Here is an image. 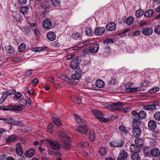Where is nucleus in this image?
<instances>
[{
	"mask_svg": "<svg viewBox=\"0 0 160 160\" xmlns=\"http://www.w3.org/2000/svg\"><path fill=\"white\" fill-rule=\"evenodd\" d=\"M124 144V143L122 141H121L120 142H110L109 143V145L111 147L115 148H121Z\"/></svg>",
	"mask_w": 160,
	"mask_h": 160,
	"instance_id": "obj_6",
	"label": "nucleus"
},
{
	"mask_svg": "<svg viewBox=\"0 0 160 160\" xmlns=\"http://www.w3.org/2000/svg\"><path fill=\"white\" fill-rule=\"evenodd\" d=\"M92 112L94 115L97 117L98 119V118H100L101 117L103 116V113L97 110H92Z\"/></svg>",
	"mask_w": 160,
	"mask_h": 160,
	"instance_id": "obj_26",
	"label": "nucleus"
},
{
	"mask_svg": "<svg viewBox=\"0 0 160 160\" xmlns=\"http://www.w3.org/2000/svg\"><path fill=\"white\" fill-rule=\"evenodd\" d=\"M140 33L139 31H137L135 32H131V34L134 37H137L138 36Z\"/></svg>",
	"mask_w": 160,
	"mask_h": 160,
	"instance_id": "obj_61",
	"label": "nucleus"
},
{
	"mask_svg": "<svg viewBox=\"0 0 160 160\" xmlns=\"http://www.w3.org/2000/svg\"><path fill=\"white\" fill-rule=\"evenodd\" d=\"M79 34L78 33H73L72 35V38L75 39H77L79 37Z\"/></svg>",
	"mask_w": 160,
	"mask_h": 160,
	"instance_id": "obj_62",
	"label": "nucleus"
},
{
	"mask_svg": "<svg viewBox=\"0 0 160 160\" xmlns=\"http://www.w3.org/2000/svg\"><path fill=\"white\" fill-rule=\"evenodd\" d=\"M4 123L8 124H14V120L12 118H9L7 119L5 118Z\"/></svg>",
	"mask_w": 160,
	"mask_h": 160,
	"instance_id": "obj_40",
	"label": "nucleus"
},
{
	"mask_svg": "<svg viewBox=\"0 0 160 160\" xmlns=\"http://www.w3.org/2000/svg\"><path fill=\"white\" fill-rule=\"evenodd\" d=\"M154 13V11L152 9H149L146 11L144 13V16L148 18L152 16Z\"/></svg>",
	"mask_w": 160,
	"mask_h": 160,
	"instance_id": "obj_24",
	"label": "nucleus"
},
{
	"mask_svg": "<svg viewBox=\"0 0 160 160\" xmlns=\"http://www.w3.org/2000/svg\"><path fill=\"white\" fill-rule=\"evenodd\" d=\"M151 150L148 147L144 148L143 151L144 155L146 156L150 157Z\"/></svg>",
	"mask_w": 160,
	"mask_h": 160,
	"instance_id": "obj_37",
	"label": "nucleus"
},
{
	"mask_svg": "<svg viewBox=\"0 0 160 160\" xmlns=\"http://www.w3.org/2000/svg\"><path fill=\"white\" fill-rule=\"evenodd\" d=\"M27 100L24 98H22L20 100L19 103L22 106H25L27 105Z\"/></svg>",
	"mask_w": 160,
	"mask_h": 160,
	"instance_id": "obj_50",
	"label": "nucleus"
},
{
	"mask_svg": "<svg viewBox=\"0 0 160 160\" xmlns=\"http://www.w3.org/2000/svg\"><path fill=\"white\" fill-rule=\"evenodd\" d=\"M47 141L50 144L51 147L54 149L58 150L60 147V144L57 142H53L49 139H47Z\"/></svg>",
	"mask_w": 160,
	"mask_h": 160,
	"instance_id": "obj_5",
	"label": "nucleus"
},
{
	"mask_svg": "<svg viewBox=\"0 0 160 160\" xmlns=\"http://www.w3.org/2000/svg\"><path fill=\"white\" fill-rule=\"evenodd\" d=\"M88 129V125L87 124H85L84 125H79V127L76 128L75 130L77 132L82 134L86 135L87 134Z\"/></svg>",
	"mask_w": 160,
	"mask_h": 160,
	"instance_id": "obj_3",
	"label": "nucleus"
},
{
	"mask_svg": "<svg viewBox=\"0 0 160 160\" xmlns=\"http://www.w3.org/2000/svg\"><path fill=\"white\" fill-rule=\"evenodd\" d=\"M80 48V47L79 46H75L72 49V48H68L66 49H64V51L68 52L69 51L72 50H78Z\"/></svg>",
	"mask_w": 160,
	"mask_h": 160,
	"instance_id": "obj_55",
	"label": "nucleus"
},
{
	"mask_svg": "<svg viewBox=\"0 0 160 160\" xmlns=\"http://www.w3.org/2000/svg\"><path fill=\"white\" fill-rule=\"evenodd\" d=\"M98 153L101 156H104L107 152V151L106 148H102L98 151Z\"/></svg>",
	"mask_w": 160,
	"mask_h": 160,
	"instance_id": "obj_36",
	"label": "nucleus"
},
{
	"mask_svg": "<svg viewBox=\"0 0 160 160\" xmlns=\"http://www.w3.org/2000/svg\"><path fill=\"white\" fill-rule=\"evenodd\" d=\"M47 48V47H37L34 48V51L35 52L41 51L46 49Z\"/></svg>",
	"mask_w": 160,
	"mask_h": 160,
	"instance_id": "obj_48",
	"label": "nucleus"
},
{
	"mask_svg": "<svg viewBox=\"0 0 160 160\" xmlns=\"http://www.w3.org/2000/svg\"><path fill=\"white\" fill-rule=\"evenodd\" d=\"M132 133L134 136L139 137L141 134V130L139 127L133 128Z\"/></svg>",
	"mask_w": 160,
	"mask_h": 160,
	"instance_id": "obj_13",
	"label": "nucleus"
},
{
	"mask_svg": "<svg viewBox=\"0 0 160 160\" xmlns=\"http://www.w3.org/2000/svg\"><path fill=\"white\" fill-rule=\"evenodd\" d=\"M153 31L152 29L150 27H148L143 28L142 29V33L146 36H149L152 34Z\"/></svg>",
	"mask_w": 160,
	"mask_h": 160,
	"instance_id": "obj_8",
	"label": "nucleus"
},
{
	"mask_svg": "<svg viewBox=\"0 0 160 160\" xmlns=\"http://www.w3.org/2000/svg\"><path fill=\"white\" fill-rule=\"evenodd\" d=\"M80 77V73H74L71 76L73 80H79Z\"/></svg>",
	"mask_w": 160,
	"mask_h": 160,
	"instance_id": "obj_42",
	"label": "nucleus"
},
{
	"mask_svg": "<svg viewBox=\"0 0 160 160\" xmlns=\"http://www.w3.org/2000/svg\"><path fill=\"white\" fill-rule=\"evenodd\" d=\"M129 148L131 152L133 153H138L140 151L139 147L134 145H131Z\"/></svg>",
	"mask_w": 160,
	"mask_h": 160,
	"instance_id": "obj_20",
	"label": "nucleus"
},
{
	"mask_svg": "<svg viewBox=\"0 0 160 160\" xmlns=\"http://www.w3.org/2000/svg\"><path fill=\"white\" fill-rule=\"evenodd\" d=\"M6 48L7 52L10 54H12L14 52V49L12 46H8Z\"/></svg>",
	"mask_w": 160,
	"mask_h": 160,
	"instance_id": "obj_38",
	"label": "nucleus"
},
{
	"mask_svg": "<svg viewBox=\"0 0 160 160\" xmlns=\"http://www.w3.org/2000/svg\"><path fill=\"white\" fill-rule=\"evenodd\" d=\"M26 45L24 43H22L18 47V51L20 52H22L25 49Z\"/></svg>",
	"mask_w": 160,
	"mask_h": 160,
	"instance_id": "obj_46",
	"label": "nucleus"
},
{
	"mask_svg": "<svg viewBox=\"0 0 160 160\" xmlns=\"http://www.w3.org/2000/svg\"><path fill=\"white\" fill-rule=\"evenodd\" d=\"M148 126L151 130H155L157 127L156 122L153 120L150 121L148 122Z\"/></svg>",
	"mask_w": 160,
	"mask_h": 160,
	"instance_id": "obj_15",
	"label": "nucleus"
},
{
	"mask_svg": "<svg viewBox=\"0 0 160 160\" xmlns=\"http://www.w3.org/2000/svg\"><path fill=\"white\" fill-rule=\"evenodd\" d=\"M119 129L123 134H126L128 132V130L122 126H120L119 127Z\"/></svg>",
	"mask_w": 160,
	"mask_h": 160,
	"instance_id": "obj_51",
	"label": "nucleus"
},
{
	"mask_svg": "<svg viewBox=\"0 0 160 160\" xmlns=\"http://www.w3.org/2000/svg\"><path fill=\"white\" fill-rule=\"evenodd\" d=\"M135 142L136 145V146L138 147L139 148L140 147L142 146L143 144L142 140L139 138H136L135 140Z\"/></svg>",
	"mask_w": 160,
	"mask_h": 160,
	"instance_id": "obj_29",
	"label": "nucleus"
},
{
	"mask_svg": "<svg viewBox=\"0 0 160 160\" xmlns=\"http://www.w3.org/2000/svg\"><path fill=\"white\" fill-rule=\"evenodd\" d=\"M71 98L72 101L77 104H79L82 103V101L80 98L74 96H72Z\"/></svg>",
	"mask_w": 160,
	"mask_h": 160,
	"instance_id": "obj_31",
	"label": "nucleus"
},
{
	"mask_svg": "<svg viewBox=\"0 0 160 160\" xmlns=\"http://www.w3.org/2000/svg\"><path fill=\"white\" fill-rule=\"evenodd\" d=\"M143 108L145 110L151 111L156 109L155 106L152 104L149 105H144L143 107Z\"/></svg>",
	"mask_w": 160,
	"mask_h": 160,
	"instance_id": "obj_34",
	"label": "nucleus"
},
{
	"mask_svg": "<svg viewBox=\"0 0 160 160\" xmlns=\"http://www.w3.org/2000/svg\"><path fill=\"white\" fill-rule=\"evenodd\" d=\"M16 152L17 154L19 156H22L23 154L22 148L21 144L20 143H18L16 145Z\"/></svg>",
	"mask_w": 160,
	"mask_h": 160,
	"instance_id": "obj_10",
	"label": "nucleus"
},
{
	"mask_svg": "<svg viewBox=\"0 0 160 160\" xmlns=\"http://www.w3.org/2000/svg\"><path fill=\"white\" fill-rule=\"evenodd\" d=\"M141 124V121L138 118H134L132 122V126L133 128L139 127V126Z\"/></svg>",
	"mask_w": 160,
	"mask_h": 160,
	"instance_id": "obj_21",
	"label": "nucleus"
},
{
	"mask_svg": "<svg viewBox=\"0 0 160 160\" xmlns=\"http://www.w3.org/2000/svg\"><path fill=\"white\" fill-rule=\"evenodd\" d=\"M154 119L157 121H160V112H156L154 114Z\"/></svg>",
	"mask_w": 160,
	"mask_h": 160,
	"instance_id": "obj_45",
	"label": "nucleus"
},
{
	"mask_svg": "<svg viewBox=\"0 0 160 160\" xmlns=\"http://www.w3.org/2000/svg\"><path fill=\"white\" fill-rule=\"evenodd\" d=\"M134 18L132 17H130L126 20V22L128 25L131 24L134 21Z\"/></svg>",
	"mask_w": 160,
	"mask_h": 160,
	"instance_id": "obj_44",
	"label": "nucleus"
},
{
	"mask_svg": "<svg viewBox=\"0 0 160 160\" xmlns=\"http://www.w3.org/2000/svg\"><path fill=\"white\" fill-rule=\"evenodd\" d=\"M73 117L76 122L78 123L83 124L85 122V121L82 118L76 114H74Z\"/></svg>",
	"mask_w": 160,
	"mask_h": 160,
	"instance_id": "obj_14",
	"label": "nucleus"
},
{
	"mask_svg": "<svg viewBox=\"0 0 160 160\" xmlns=\"http://www.w3.org/2000/svg\"><path fill=\"white\" fill-rule=\"evenodd\" d=\"M18 137L16 135H12L8 136L6 138V141L8 142H12L15 141L18 139Z\"/></svg>",
	"mask_w": 160,
	"mask_h": 160,
	"instance_id": "obj_18",
	"label": "nucleus"
},
{
	"mask_svg": "<svg viewBox=\"0 0 160 160\" xmlns=\"http://www.w3.org/2000/svg\"><path fill=\"white\" fill-rule=\"evenodd\" d=\"M22 109V108L20 106L14 105L12 106L11 105V110L13 111H19Z\"/></svg>",
	"mask_w": 160,
	"mask_h": 160,
	"instance_id": "obj_32",
	"label": "nucleus"
},
{
	"mask_svg": "<svg viewBox=\"0 0 160 160\" xmlns=\"http://www.w3.org/2000/svg\"><path fill=\"white\" fill-rule=\"evenodd\" d=\"M141 89V88L139 87L133 88H132V92L140 91Z\"/></svg>",
	"mask_w": 160,
	"mask_h": 160,
	"instance_id": "obj_64",
	"label": "nucleus"
},
{
	"mask_svg": "<svg viewBox=\"0 0 160 160\" xmlns=\"http://www.w3.org/2000/svg\"><path fill=\"white\" fill-rule=\"evenodd\" d=\"M150 85V82L148 80L143 81L142 83V85L143 87H147Z\"/></svg>",
	"mask_w": 160,
	"mask_h": 160,
	"instance_id": "obj_60",
	"label": "nucleus"
},
{
	"mask_svg": "<svg viewBox=\"0 0 160 160\" xmlns=\"http://www.w3.org/2000/svg\"><path fill=\"white\" fill-rule=\"evenodd\" d=\"M78 66V61L77 59L74 58L71 62L70 64V68L73 70L77 69Z\"/></svg>",
	"mask_w": 160,
	"mask_h": 160,
	"instance_id": "obj_9",
	"label": "nucleus"
},
{
	"mask_svg": "<svg viewBox=\"0 0 160 160\" xmlns=\"http://www.w3.org/2000/svg\"><path fill=\"white\" fill-rule=\"evenodd\" d=\"M154 32L156 34H160V25H158L155 28Z\"/></svg>",
	"mask_w": 160,
	"mask_h": 160,
	"instance_id": "obj_57",
	"label": "nucleus"
},
{
	"mask_svg": "<svg viewBox=\"0 0 160 160\" xmlns=\"http://www.w3.org/2000/svg\"><path fill=\"white\" fill-rule=\"evenodd\" d=\"M146 112L143 110L139 112L138 114V117L140 119H142L145 118L146 117Z\"/></svg>",
	"mask_w": 160,
	"mask_h": 160,
	"instance_id": "obj_30",
	"label": "nucleus"
},
{
	"mask_svg": "<svg viewBox=\"0 0 160 160\" xmlns=\"http://www.w3.org/2000/svg\"><path fill=\"white\" fill-rule=\"evenodd\" d=\"M61 78L66 82H69V81L71 80L70 78L68 77L67 75L62 74L61 76Z\"/></svg>",
	"mask_w": 160,
	"mask_h": 160,
	"instance_id": "obj_47",
	"label": "nucleus"
},
{
	"mask_svg": "<svg viewBox=\"0 0 160 160\" xmlns=\"http://www.w3.org/2000/svg\"><path fill=\"white\" fill-rule=\"evenodd\" d=\"M21 12L24 15H27L28 12V6H22L21 8Z\"/></svg>",
	"mask_w": 160,
	"mask_h": 160,
	"instance_id": "obj_35",
	"label": "nucleus"
},
{
	"mask_svg": "<svg viewBox=\"0 0 160 160\" xmlns=\"http://www.w3.org/2000/svg\"><path fill=\"white\" fill-rule=\"evenodd\" d=\"M143 11L142 9H139L135 12V15L138 18L141 17L143 15Z\"/></svg>",
	"mask_w": 160,
	"mask_h": 160,
	"instance_id": "obj_43",
	"label": "nucleus"
},
{
	"mask_svg": "<svg viewBox=\"0 0 160 160\" xmlns=\"http://www.w3.org/2000/svg\"><path fill=\"white\" fill-rule=\"evenodd\" d=\"M53 127V124L52 123H50L48 124V126L47 127V129L48 132L50 133H51L52 132V128Z\"/></svg>",
	"mask_w": 160,
	"mask_h": 160,
	"instance_id": "obj_59",
	"label": "nucleus"
},
{
	"mask_svg": "<svg viewBox=\"0 0 160 160\" xmlns=\"http://www.w3.org/2000/svg\"><path fill=\"white\" fill-rule=\"evenodd\" d=\"M159 88H158L155 87L149 90L148 92L151 93H154L159 91Z\"/></svg>",
	"mask_w": 160,
	"mask_h": 160,
	"instance_id": "obj_56",
	"label": "nucleus"
},
{
	"mask_svg": "<svg viewBox=\"0 0 160 160\" xmlns=\"http://www.w3.org/2000/svg\"><path fill=\"white\" fill-rule=\"evenodd\" d=\"M131 160H140V155L138 153H134L131 155Z\"/></svg>",
	"mask_w": 160,
	"mask_h": 160,
	"instance_id": "obj_33",
	"label": "nucleus"
},
{
	"mask_svg": "<svg viewBox=\"0 0 160 160\" xmlns=\"http://www.w3.org/2000/svg\"><path fill=\"white\" fill-rule=\"evenodd\" d=\"M61 0H51L52 3L55 6H58Z\"/></svg>",
	"mask_w": 160,
	"mask_h": 160,
	"instance_id": "obj_49",
	"label": "nucleus"
},
{
	"mask_svg": "<svg viewBox=\"0 0 160 160\" xmlns=\"http://www.w3.org/2000/svg\"><path fill=\"white\" fill-rule=\"evenodd\" d=\"M89 48L90 53H96L99 50V46L98 44H94L92 46L89 47Z\"/></svg>",
	"mask_w": 160,
	"mask_h": 160,
	"instance_id": "obj_11",
	"label": "nucleus"
},
{
	"mask_svg": "<svg viewBox=\"0 0 160 160\" xmlns=\"http://www.w3.org/2000/svg\"><path fill=\"white\" fill-rule=\"evenodd\" d=\"M29 28L28 26H26L22 28V30L23 32L26 34H28L29 32Z\"/></svg>",
	"mask_w": 160,
	"mask_h": 160,
	"instance_id": "obj_52",
	"label": "nucleus"
},
{
	"mask_svg": "<svg viewBox=\"0 0 160 160\" xmlns=\"http://www.w3.org/2000/svg\"><path fill=\"white\" fill-rule=\"evenodd\" d=\"M85 34L86 35L89 36L93 35V33L90 28H87L85 31Z\"/></svg>",
	"mask_w": 160,
	"mask_h": 160,
	"instance_id": "obj_41",
	"label": "nucleus"
},
{
	"mask_svg": "<svg viewBox=\"0 0 160 160\" xmlns=\"http://www.w3.org/2000/svg\"><path fill=\"white\" fill-rule=\"evenodd\" d=\"M35 153V149L34 148H32L26 151L25 153V155L27 157L31 158L34 155Z\"/></svg>",
	"mask_w": 160,
	"mask_h": 160,
	"instance_id": "obj_19",
	"label": "nucleus"
},
{
	"mask_svg": "<svg viewBox=\"0 0 160 160\" xmlns=\"http://www.w3.org/2000/svg\"><path fill=\"white\" fill-rule=\"evenodd\" d=\"M13 19L14 21L19 22L22 20V17L20 13H17L13 14Z\"/></svg>",
	"mask_w": 160,
	"mask_h": 160,
	"instance_id": "obj_22",
	"label": "nucleus"
},
{
	"mask_svg": "<svg viewBox=\"0 0 160 160\" xmlns=\"http://www.w3.org/2000/svg\"><path fill=\"white\" fill-rule=\"evenodd\" d=\"M149 142L151 147H153L157 144L156 141L154 139H150L149 140Z\"/></svg>",
	"mask_w": 160,
	"mask_h": 160,
	"instance_id": "obj_53",
	"label": "nucleus"
},
{
	"mask_svg": "<svg viewBox=\"0 0 160 160\" xmlns=\"http://www.w3.org/2000/svg\"><path fill=\"white\" fill-rule=\"evenodd\" d=\"M105 31V29L103 27H99L97 28L94 31L95 34L100 35L103 34Z\"/></svg>",
	"mask_w": 160,
	"mask_h": 160,
	"instance_id": "obj_23",
	"label": "nucleus"
},
{
	"mask_svg": "<svg viewBox=\"0 0 160 160\" xmlns=\"http://www.w3.org/2000/svg\"><path fill=\"white\" fill-rule=\"evenodd\" d=\"M32 73V69H30L28 71H27L26 73L23 74V76L26 78L27 77H28L30 76Z\"/></svg>",
	"mask_w": 160,
	"mask_h": 160,
	"instance_id": "obj_58",
	"label": "nucleus"
},
{
	"mask_svg": "<svg viewBox=\"0 0 160 160\" xmlns=\"http://www.w3.org/2000/svg\"><path fill=\"white\" fill-rule=\"evenodd\" d=\"M47 38L49 40L52 41L55 40L56 38V34L52 32H49L47 34Z\"/></svg>",
	"mask_w": 160,
	"mask_h": 160,
	"instance_id": "obj_16",
	"label": "nucleus"
},
{
	"mask_svg": "<svg viewBox=\"0 0 160 160\" xmlns=\"http://www.w3.org/2000/svg\"><path fill=\"white\" fill-rule=\"evenodd\" d=\"M116 24L114 22H110L106 26V29L108 31H112L115 29Z\"/></svg>",
	"mask_w": 160,
	"mask_h": 160,
	"instance_id": "obj_17",
	"label": "nucleus"
},
{
	"mask_svg": "<svg viewBox=\"0 0 160 160\" xmlns=\"http://www.w3.org/2000/svg\"><path fill=\"white\" fill-rule=\"evenodd\" d=\"M124 103L123 102H118L116 103H112L111 104L106 103L104 107L112 111H119L124 106Z\"/></svg>",
	"mask_w": 160,
	"mask_h": 160,
	"instance_id": "obj_2",
	"label": "nucleus"
},
{
	"mask_svg": "<svg viewBox=\"0 0 160 160\" xmlns=\"http://www.w3.org/2000/svg\"><path fill=\"white\" fill-rule=\"evenodd\" d=\"M41 7L44 9L45 12H48L50 10L47 2H43L41 5Z\"/></svg>",
	"mask_w": 160,
	"mask_h": 160,
	"instance_id": "obj_28",
	"label": "nucleus"
},
{
	"mask_svg": "<svg viewBox=\"0 0 160 160\" xmlns=\"http://www.w3.org/2000/svg\"><path fill=\"white\" fill-rule=\"evenodd\" d=\"M42 25L45 29H49L52 26V22L49 19H46L43 21Z\"/></svg>",
	"mask_w": 160,
	"mask_h": 160,
	"instance_id": "obj_7",
	"label": "nucleus"
},
{
	"mask_svg": "<svg viewBox=\"0 0 160 160\" xmlns=\"http://www.w3.org/2000/svg\"><path fill=\"white\" fill-rule=\"evenodd\" d=\"M96 85L98 88H102L105 85L104 82L101 79H98L96 81Z\"/></svg>",
	"mask_w": 160,
	"mask_h": 160,
	"instance_id": "obj_27",
	"label": "nucleus"
},
{
	"mask_svg": "<svg viewBox=\"0 0 160 160\" xmlns=\"http://www.w3.org/2000/svg\"><path fill=\"white\" fill-rule=\"evenodd\" d=\"M78 146L80 147H83L87 148L89 146V143L87 142H82L78 144Z\"/></svg>",
	"mask_w": 160,
	"mask_h": 160,
	"instance_id": "obj_54",
	"label": "nucleus"
},
{
	"mask_svg": "<svg viewBox=\"0 0 160 160\" xmlns=\"http://www.w3.org/2000/svg\"><path fill=\"white\" fill-rule=\"evenodd\" d=\"M59 134L60 138H62L63 142L62 144V147L65 149L69 150L71 147V145L69 143L70 139L69 137L64 132L61 131H59Z\"/></svg>",
	"mask_w": 160,
	"mask_h": 160,
	"instance_id": "obj_1",
	"label": "nucleus"
},
{
	"mask_svg": "<svg viewBox=\"0 0 160 160\" xmlns=\"http://www.w3.org/2000/svg\"><path fill=\"white\" fill-rule=\"evenodd\" d=\"M52 121L53 122L57 125L60 126L61 125V122L59 118L57 117L56 115H53Z\"/></svg>",
	"mask_w": 160,
	"mask_h": 160,
	"instance_id": "obj_25",
	"label": "nucleus"
},
{
	"mask_svg": "<svg viewBox=\"0 0 160 160\" xmlns=\"http://www.w3.org/2000/svg\"><path fill=\"white\" fill-rule=\"evenodd\" d=\"M89 138L91 141L93 142L95 139V136L93 131H90L89 133Z\"/></svg>",
	"mask_w": 160,
	"mask_h": 160,
	"instance_id": "obj_39",
	"label": "nucleus"
},
{
	"mask_svg": "<svg viewBox=\"0 0 160 160\" xmlns=\"http://www.w3.org/2000/svg\"><path fill=\"white\" fill-rule=\"evenodd\" d=\"M160 152L159 149L157 148H153L151 150L150 157H158L159 156Z\"/></svg>",
	"mask_w": 160,
	"mask_h": 160,
	"instance_id": "obj_12",
	"label": "nucleus"
},
{
	"mask_svg": "<svg viewBox=\"0 0 160 160\" xmlns=\"http://www.w3.org/2000/svg\"><path fill=\"white\" fill-rule=\"evenodd\" d=\"M82 52V53L84 54L85 55H88V53H90L89 48H87L83 50Z\"/></svg>",
	"mask_w": 160,
	"mask_h": 160,
	"instance_id": "obj_63",
	"label": "nucleus"
},
{
	"mask_svg": "<svg viewBox=\"0 0 160 160\" xmlns=\"http://www.w3.org/2000/svg\"><path fill=\"white\" fill-rule=\"evenodd\" d=\"M128 153L125 150H122L120 151L118 158V160H125L128 156Z\"/></svg>",
	"mask_w": 160,
	"mask_h": 160,
	"instance_id": "obj_4",
	"label": "nucleus"
}]
</instances>
